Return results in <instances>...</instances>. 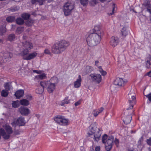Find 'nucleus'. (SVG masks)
Masks as SVG:
<instances>
[{
	"label": "nucleus",
	"instance_id": "nucleus-45",
	"mask_svg": "<svg viewBox=\"0 0 151 151\" xmlns=\"http://www.w3.org/2000/svg\"><path fill=\"white\" fill-rule=\"evenodd\" d=\"M66 104V100L65 99L63 100L60 102V103L59 104L61 106H65V104Z\"/></svg>",
	"mask_w": 151,
	"mask_h": 151
},
{
	"label": "nucleus",
	"instance_id": "nucleus-40",
	"mask_svg": "<svg viewBox=\"0 0 151 151\" xmlns=\"http://www.w3.org/2000/svg\"><path fill=\"white\" fill-rule=\"evenodd\" d=\"M112 7L113 8L112 12L110 13V14L111 15L114 14V12L116 11V6L114 3L112 4Z\"/></svg>",
	"mask_w": 151,
	"mask_h": 151
},
{
	"label": "nucleus",
	"instance_id": "nucleus-64",
	"mask_svg": "<svg viewBox=\"0 0 151 151\" xmlns=\"http://www.w3.org/2000/svg\"><path fill=\"white\" fill-rule=\"evenodd\" d=\"M19 46V47H20V46Z\"/></svg>",
	"mask_w": 151,
	"mask_h": 151
},
{
	"label": "nucleus",
	"instance_id": "nucleus-55",
	"mask_svg": "<svg viewBox=\"0 0 151 151\" xmlns=\"http://www.w3.org/2000/svg\"><path fill=\"white\" fill-rule=\"evenodd\" d=\"M114 142L115 143L116 145H117L119 143V140L118 139H115V140H114Z\"/></svg>",
	"mask_w": 151,
	"mask_h": 151
},
{
	"label": "nucleus",
	"instance_id": "nucleus-34",
	"mask_svg": "<svg viewBox=\"0 0 151 151\" xmlns=\"http://www.w3.org/2000/svg\"><path fill=\"white\" fill-rule=\"evenodd\" d=\"M24 30V28L23 27H20L17 28L16 32L18 34H20Z\"/></svg>",
	"mask_w": 151,
	"mask_h": 151
},
{
	"label": "nucleus",
	"instance_id": "nucleus-57",
	"mask_svg": "<svg viewBox=\"0 0 151 151\" xmlns=\"http://www.w3.org/2000/svg\"><path fill=\"white\" fill-rule=\"evenodd\" d=\"M147 75L149 77L151 76V70L147 73Z\"/></svg>",
	"mask_w": 151,
	"mask_h": 151
},
{
	"label": "nucleus",
	"instance_id": "nucleus-6",
	"mask_svg": "<svg viewBox=\"0 0 151 151\" xmlns=\"http://www.w3.org/2000/svg\"><path fill=\"white\" fill-rule=\"evenodd\" d=\"M102 139L103 143L105 144L106 150L109 151L112 148V143L114 140V137L112 136L108 137L106 134H105L102 137Z\"/></svg>",
	"mask_w": 151,
	"mask_h": 151
},
{
	"label": "nucleus",
	"instance_id": "nucleus-29",
	"mask_svg": "<svg viewBox=\"0 0 151 151\" xmlns=\"http://www.w3.org/2000/svg\"><path fill=\"white\" fill-rule=\"evenodd\" d=\"M17 23L18 24H22L24 23V21L23 19L21 18H18L16 20Z\"/></svg>",
	"mask_w": 151,
	"mask_h": 151
},
{
	"label": "nucleus",
	"instance_id": "nucleus-43",
	"mask_svg": "<svg viewBox=\"0 0 151 151\" xmlns=\"http://www.w3.org/2000/svg\"><path fill=\"white\" fill-rule=\"evenodd\" d=\"M26 98L27 100H31L32 99V97L30 94H28L26 95Z\"/></svg>",
	"mask_w": 151,
	"mask_h": 151
},
{
	"label": "nucleus",
	"instance_id": "nucleus-31",
	"mask_svg": "<svg viewBox=\"0 0 151 151\" xmlns=\"http://www.w3.org/2000/svg\"><path fill=\"white\" fill-rule=\"evenodd\" d=\"M12 105L13 107L14 108H17L19 106V102L18 101H13L12 103Z\"/></svg>",
	"mask_w": 151,
	"mask_h": 151
},
{
	"label": "nucleus",
	"instance_id": "nucleus-33",
	"mask_svg": "<svg viewBox=\"0 0 151 151\" xmlns=\"http://www.w3.org/2000/svg\"><path fill=\"white\" fill-rule=\"evenodd\" d=\"M121 32L122 36H126L127 34L126 28L125 27H123L122 29Z\"/></svg>",
	"mask_w": 151,
	"mask_h": 151
},
{
	"label": "nucleus",
	"instance_id": "nucleus-20",
	"mask_svg": "<svg viewBox=\"0 0 151 151\" xmlns=\"http://www.w3.org/2000/svg\"><path fill=\"white\" fill-rule=\"evenodd\" d=\"M47 81L50 82V83H52L56 86L58 82V80L57 77L54 76L51 78L49 80Z\"/></svg>",
	"mask_w": 151,
	"mask_h": 151
},
{
	"label": "nucleus",
	"instance_id": "nucleus-23",
	"mask_svg": "<svg viewBox=\"0 0 151 151\" xmlns=\"http://www.w3.org/2000/svg\"><path fill=\"white\" fill-rule=\"evenodd\" d=\"M146 65L148 68H151V56L149 55L146 60Z\"/></svg>",
	"mask_w": 151,
	"mask_h": 151
},
{
	"label": "nucleus",
	"instance_id": "nucleus-3",
	"mask_svg": "<svg viewBox=\"0 0 151 151\" xmlns=\"http://www.w3.org/2000/svg\"><path fill=\"white\" fill-rule=\"evenodd\" d=\"M87 133L89 135L94 134L93 139L96 141H98L99 140L101 134L100 129L96 127V123L91 124L88 128Z\"/></svg>",
	"mask_w": 151,
	"mask_h": 151
},
{
	"label": "nucleus",
	"instance_id": "nucleus-13",
	"mask_svg": "<svg viewBox=\"0 0 151 151\" xmlns=\"http://www.w3.org/2000/svg\"><path fill=\"white\" fill-rule=\"evenodd\" d=\"M119 38L117 37L113 36L110 40V45L113 47L116 46L119 43Z\"/></svg>",
	"mask_w": 151,
	"mask_h": 151
},
{
	"label": "nucleus",
	"instance_id": "nucleus-16",
	"mask_svg": "<svg viewBox=\"0 0 151 151\" xmlns=\"http://www.w3.org/2000/svg\"><path fill=\"white\" fill-rule=\"evenodd\" d=\"M114 84L119 86H121L123 85L124 81L122 78H117L114 81Z\"/></svg>",
	"mask_w": 151,
	"mask_h": 151
},
{
	"label": "nucleus",
	"instance_id": "nucleus-58",
	"mask_svg": "<svg viewBox=\"0 0 151 151\" xmlns=\"http://www.w3.org/2000/svg\"><path fill=\"white\" fill-rule=\"evenodd\" d=\"M91 1L94 4H96L97 3L96 0H92Z\"/></svg>",
	"mask_w": 151,
	"mask_h": 151
},
{
	"label": "nucleus",
	"instance_id": "nucleus-30",
	"mask_svg": "<svg viewBox=\"0 0 151 151\" xmlns=\"http://www.w3.org/2000/svg\"><path fill=\"white\" fill-rule=\"evenodd\" d=\"M21 17L24 19L26 20L29 18L30 15L28 13H24L22 14Z\"/></svg>",
	"mask_w": 151,
	"mask_h": 151
},
{
	"label": "nucleus",
	"instance_id": "nucleus-41",
	"mask_svg": "<svg viewBox=\"0 0 151 151\" xmlns=\"http://www.w3.org/2000/svg\"><path fill=\"white\" fill-rule=\"evenodd\" d=\"M33 21L32 20H28L26 22V24L28 26L31 25L33 23Z\"/></svg>",
	"mask_w": 151,
	"mask_h": 151
},
{
	"label": "nucleus",
	"instance_id": "nucleus-42",
	"mask_svg": "<svg viewBox=\"0 0 151 151\" xmlns=\"http://www.w3.org/2000/svg\"><path fill=\"white\" fill-rule=\"evenodd\" d=\"M131 100L132 101L131 102H130L131 103H129L130 106L129 108H127V110H129L130 109H132L134 105L135 104V103H133L132 99H131Z\"/></svg>",
	"mask_w": 151,
	"mask_h": 151
},
{
	"label": "nucleus",
	"instance_id": "nucleus-5",
	"mask_svg": "<svg viewBox=\"0 0 151 151\" xmlns=\"http://www.w3.org/2000/svg\"><path fill=\"white\" fill-rule=\"evenodd\" d=\"M66 42L65 40H62L58 43L54 45L52 48V52L55 54H58L65 49Z\"/></svg>",
	"mask_w": 151,
	"mask_h": 151
},
{
	"label": "nucleus",
	"instance_id": "nucleus-48",
	"mask_svg": "<svg viewBox=\"0 0 151 151\" xmlns=\"http://www.w3.org/2000/svg\"><path fill=\"white\" fill-rule=\"evenodd\" d=\"M45 0H38V3L40 5H42L45 2Z\"/></svg>",
	"mask_w": 151,
	"mask_h": 151
},
{
	"label": "nucleus",
	"instance_id": "nucleus-37",
	"mask_svg": "<svg viewBox=\"0 0 151 151\" xmlns=\"http://www.w3.org/2000/svg\"><path fill=\"white\" fill-rule=\"evenodd\" d=\"M19 9V7L18 6L13 7L9 9V11L14 12L18 11Z\"/></svg>",
	"mask_w": 151,
	"mask_h": 151
},
{
	"label": "nucleus",
	"instance_id": "nucleus-12",
	"mask_svg": "<svg viewBox=\"0 0 151 151\" xmlns=\"http://www.w3.org/2000/svg\"><path fill=\"white\" fill-rule=\"evenodd\" d=\"M74 7L73 2L67 3V15L70 14Z\"/></svg>",
	"mask_w": 151,
	"mask_h": 151
},
{
	"label": "nucleus",
	"instance_id": "nucleus-52",
	"mask_svg": "<svg viewBox=\"0 0 151 151\" xmlns=\"http://www.w3.org/2000/svg\"><path fill=\"white\" fill-rule=\"evenodd\" d=\"M100 146H97L95 147V150L96 151H100Z\"/></svg>",
	"mask_w": 151,
	"mask_h": 151
},
{
	"label": "nucleus",
	"instance_id": "nucleus-56",
	"mask_svg": "<svg viewBox=\"0 0 151 151\" xmlns=\"http://www.w3.org/2000/svg\"><path fill=\"white\" fill-rule=\"evenodd\" d=\"M81 103V102L80 101H78L77 102H76L75 104V106H77L78 105H79Z\"/></svg>",
	"mask_w": 151,
	"mask_h": 151
},
{
	"label": "nucleus",
	"instance_id": "nucleus-61",
	"mask_svg": "<svg viewBox=\"0 0 151 151\" xmlns=\"http://www.w3.org/2000/svg\"><path fill=\"white\" fill-rule=\"evenodd\" d=\"M66 121H67V124L68 123H69V120H68L67 119V120H66Z\"/></svg>",
	"mask_w": 151,
	"mask_h": 151
},
{
	"label": "nucleus",
	"instance_id": "nucleus-28",
	"mask_svg": "<svg viewBox=\"0 0 151 151\" xmlns=\"http://www.w3.org/2000/svg\"><path fill=\"white\" fill-rule=\"evenodd\" d=\"M4 86L6 89L7 91L9 90L12 88V86L9 83H4Z\"/></svg>",
	"mask_w": 151,
	"mask_h": 151
},
{
	"label": "nucleus",
	"instance_id": "nucleus-26",
	"mask_svg": "<svg viewBox=\"0 0 151 151\" xmlns=\"http://www.w3.org/2000/svg\"><path fill=\"white\" fill-rule=\"evenodd\" d=\"M41 88H40V87H38L36 91L37 93L39 94H42L44 91V88H43L42 87Z\"/></svg>",
	"mask_w": 151,
	"mask_h": 151
},
{
	"label": "nucleus",
	"instance_id": "nucleus-2",
	"mask_svg": "<svg viewBox=\"0 0 151 151\" xmlns=\"http://www.w3.org/2000/svg\"><path fill=\"white\" fill-rule=\"evenodd\" d=\"M21 44L23 50L20 52L19 55L23 57V59L30 60L34 58L37 56V54L36 52L30 53L27 55L29 52L30 50L33 48V45L31 42L27 41L23 42H22Z\"/></svg>",
	"mask_w": 151,
	"mask_h": 151
},
{
	"label": "nucleus",
	"instance_id": "nucleus-36",
	"mask_svg": "<svg viewBox=\"0 0 151 151\" xmlns=\"http://www.w3.org/2000/svg\"><path fill=\"white\" fill-rule=\"evenodd\" d=\"M8 39L10 41H12L14 40L15 38L14 35L11 34L8 36Z\"/></svg>",
	"mask_w": 151,
	"mask_h": 151
},
{
	"label": "nucleus",
	"instance_id": "nucleus-25",
	"mask_svg": "<svg viewBox=\"0 0 151 151\" xmlns=\"http://www.w3.org/2000/svg\"><path fill=\"white\" fill-rule=\"evenodd\" d=\"M6 32L5 27L4 26H2L0 27V35H4Z\"/></svg>",
	"mask_w": 151,
	"mask_h": 151
},
{
	"label": "nucleus",
	"instance_id": "nucleus-38",
	"mask_svg": "<svg viewBox=\"0 0 151 151\" xmlns=\"http://www.w3.org/2000/svg\"><path fill=\"white\" fill-rule=\"evenodd\" d=\"M86 73H88L92 71V68L89 66H87L86 68Z\"/></svg>",
	"mask_w": 151,
	"mask_h": 151
},
{
	"label": "nucleus",
	"instance_id": "nucleus-46",
	"mask_svg": "<svg viewBox=\"0 0 151 151\" xmlns=\"http://www.w3.org/2000/svg\"><path fill=\"white\" fill-rule=\"evenodd\" d=\"M44 53L46 54L50 55L51 54L50 50L48 48H46L45 49L44 51Z\"/></svg>",
	"mask_w": 151,
	"mask_h": 151
},
{
	"label": "nucleus",
	"instance_id": "nucleus-4",
	"mask_svg": "<svg viewBox=\"0 0 151 151\" xmlns=\"http://www.w3.org/2000/svg\"><path fill=\"white\" fill-rule=\"evenodd\" d=\"M3 127L4 129H0V134L4 139H8L13 132L12 129L10 126L7 124L4 125Z\"/></svg>",
	"mask_w": 151,
	"mask_h": 151
},
{
	"label": "nucleus",
	"instance_id": "nucleus-63",
	"mask_svg": "<svg viewBox=\"0 0 151 151\" xmlns=\"http://www.w3.org/2000/svg\"><path fill=\"white\" fill-rule=\"evenodd\" d=\"M2 40H1L0 39V42H2Z\"/></svg>",
	"mask_w": 151,
	"mask_h": 151
},
{
	"label": "nucleus",
	"instance_id": "nucleus-62",
	"mask_svg": "<svg viewBox=\"0 0 151 151\" xmlns=\"http://www.w3.org/2000/svg\"><path fill=\"white\" fill-rule=\"evenodd\" d=\"M101 1H105L106 0H99Z\"/></svg>",
	"mask_w": 151,
	"mask_h": 151
},
{
	"label": "nucleus",
	"instance_id": "nucleus-53",
	"mask_svg": "<svg viewBox=\"0 0 151 151\" xmlns=\"http://www.w3.org/2000/svg\"><path fill=\"white\" fill-rule=\"evenodd\" d=\"M37 2L38 3V0H32V3L33 4L36 3Z\"/></svg>",
	"mask_w": 151,
	"mask_h": 151
},
{
	"label": "nucleus",
	"instance_id": "nucleus-47",
	"mask_svg": "<svg viewBox=\"0 0 151 151\" xmlns=\"http://www.w3.org/2000/svg\"><path fill=\"white\" fill-rule=\"evenodd\" d=\"M42 70H33V72L34 73H36L38 74H41L42 73Z\"/></svg>",
	"mask_w": 151,
	"mask_h": 151
},
{
	"label": "nucleus",
	"instance_id": "nucleus-19",
	"mask_svg": "<svg viewBox=\"0 0 151 151\" xmlns=\"http://www.w3.org/2000/svg\"><path fill=\"white\" fill-rule=\"evenodd\" d=\"M24 95V91L23 90H19L15 93V95L17 99L22 97Z\"/></svg>",
	"mask_w": 151,
	"mask_h": 151
},
{
	"label": "nucleus",
	"instance_id": "nucleus-21",
	"mask_svg": "<svg viewBox=\"0 0 151 151\" xmlns=\"http://www.w3.org/2000/svg\"><path fill=\"white\" fill-rule=\"evenodd\" d=\"M104 110V108L101 107L99 109H95L94 110L93 113L94 116L96 117L101 112Z\"/></svg>",
	"mask_w": 151,
	"mask_h": 151
},
{
	"label": "nucleus",
	"instance_id": "nucleus-60",
	"mask_svg": "<svg viewBox=\"0 0 151 151\" xmlns=\"http://www.w3.org/2000/svg\"><path fill=\"white\" fill-rule=\"evenodd\" d=\"M52 0H47L48 2H50L51 1H52Z\"/></svg>",
	"mask_w": 151,
	"mask_h": 151
},
{
	"label": "nucleus",
	"instance_id": "nucleus-18",
	"mask_svg": "<svg viewBox=\"0 0 151 151\" xmlns=\"http://www.w3.org/2000/svg\"><path fill=\"white\" fill-rule=\"evenodd\" d=\"M131 120L132 116L130 115L125 116L123 118V121L124 123L126 124H129Z\"/></svg>",
	"mask_w": 151,
	"mask_h": 151
},
{
	"label": "nucleus",
	"instance_id": "nucleus-39",
	"mask_svg": "<svg viewBox=\"0 0 151 151\" xmlns=\"http://www.w3.org/2000/svg\"><path fill=\"white\" fill-rule=\"evenodd\" d=\"M81 4L83 6H85L88 4V0H80Z\"/></svg>",
	"mask_w": 151,
	"mask_h": 151
},
{
	"label": "nucleus",
	"instance_id": "nucleus-8",
	"mask_svg": "<svg viewBox=\"0 0 151 151\" xmlns=\"http://www.w3.org/2000/svg\"><path fill=\"white\" fill-rule=\"evenodd\" d=\"M54 120L60 125L65 126L66 125V118L65 116L61 115H57L54 117Z\"/></svg>",
	"mask_w": 151,
	"mask_h": 151
},
{
	"label": "nucleus",
	"instance_id": "nucleus-11",
	"mask_svg": "<svg viewBox=\"0 0 151 151\" xmlns=\"http://www.w3.org/2000/svg\"><path fill=\"white\" fill-rule=\"evenodd\" d=\"M3 55V53H1L0 54V60L3 59L4 62L7 61L12 56V54L10 52L5 53L4 55V58H1V57Z\"/></svg>",
	"mask_w": 151,
	"mask_h": 151
},
{
	"label": "nucleus",
	"instance_id": "nucleus-49",
	"mask_svg": "<svg viewBox=\"0 0 151 151\" xmlns=\"http://www.w3.org/2000/svg\"><path fill=\"white\" fill-rule=\"evenodd\" d=\"M148 99V100L150 101H151V93H150L149 94L147 95H145Z\"/></svg>",
	"mask_w": 151,
	"mask_h": 151
},
{
	"label": "nucleus",
	"instance_id": "nucleus-27",
	"mask_svg": "<svg viewBox=\"0 0 151 151\" xmlns=\"http://www.w3.org/2000/svg\"><path fill=\"white\" fill-rule=\"evenodd\" d=\"M6 20L9 22H12L15 20V17L14 16H9L6 18Z\"/></svg>",
	"mask_w": 151,
	"mask_h": 151
},
{
	"label": "nucleus",
	"instance_id": "nucleus-54",
	"mask_svg": "<svg viewBox=\"0 0 151 151\" xmlns=\"http://www.w3.org/2000/svg\"><path fill=\"white\" fill-rule=\"evenodd\" d=\"M65 7H66V6H65V4L64 5V6H63V12L64 13V14L65 15H66V9H65Z\"/></svg>",
	"mask_w": 151,
	"mask_h": 151
},
{
	"label": "nucleus",
	"instance_id": "nucleus-17",
	"mask_svg": "<svg viewBox=\"0 0 151 151\" xmlns=\"http://www.w3.org/2000/svg\"><path fill=\"white\" fill-rule=\"evenodd\" d=\"M81 77L80 75L78 76V78L76 81L74 82V86L76 88H79L81 86Z\"/></svg>",
	"mask_w": 151,
	"mask_h": 151
},
{
	"label": "nucleus",
	"instance_id": "nucleus-44",
	"mask_svg": "<svg viewBox=\"0 0 151 151\" xmlns=\"http://www.w3.org/2000/svg\"><path fill=\"white\" fill-rule=\"evenodd\" d=\"M150 1L148 0H145L144 1L143 4L145 6H147V7L150 4Z\"/></svg>",
	"mask_w": 151,
	"mask_h": 151
},
{
	"label": "nucleus",
	"instance_id": "nucleus-7",
	"mask_svg": "<svg viewBox=\"0 0 151 151\" xmlns=\"http://www.w3.org/2000/svg\"><path fill=\"white\" fill-rule=\"evenodd\" d=\"M40 86L45 88L49 93H52L55 90L56 86L52 83H50L49 81H40Z\"/></svg>",
	"mask_w": 151,
	"mask_h": 151
},
{
	"label": "nucleus",
	"instance_id": "nucleus-22",
	"mask_svg": "<svg viewBox=\"0 0 151 151\" xmlns=\"http://www.w3.org/2000/svg\"><path fill=\"white\" fill-rule=\"evenodd\" d=\"M35 77L37 78L40 80L46 79L47 78V74L45 73H42L41 74H40L39 75L36 76Z\"/></svg>",
	"mask_w": 151,
	"mask_h": 151
},
{
	"label": "nucleus",
	"instance_id": "nucleus-1",
	"mask_svg": "<svg viewBox=\"0 0 151 151\" xmlns=\"http://www.w3.org/2000/svg\"><path fill=\"white\" fill-rule=\"evenodd\" d=\"M103 34V31L101 28L98 26H95L94 32L90 34L87 38V44L90 47L96 45L100 42Z\"/></svg>",
	"mask_w": 151,
	"mask_h": 151
},
{
	"label": "nucleus",
	"instance_id": "nucleus-51",
	"mask_svg": "<svg viewBox=\"0 0 151 151\" xmlns=\"http://www.w3.org/2000/svg\"><path fill=\"white\" fill-rule=\"evenodd\" d=\"M147 142L148 145L151 146V137L147 139Z\"/></svg>",
	"mask_w": 151,
	"mask_h": 151
},
{
	"label": "nucleus",
	"instance_id": "nucleus-24",
	"mask_svg": "<svg viewBox=\"0 0 151 151\" xmlns=\"http://www.w3.org/2000/svg\"><path fill=\"white\" fill-rule=\"evenodd\" d=\"M19 102L21 105L24 106H28L29 104V101L26 99H23L20 100Z\"/></svg>",
	"mask_w": 151,
	"mask_h": 151
},
{
	"label": "nucleus",
	"instance_id": "nucleus-50",
	"mask_svg": "<svg viewBox=\"0 0 151 151\" xmlns=\"http://www.w3.org/2000/svg\"><path fill=\"white\" fill-rule=\"evenodd\" d=\"M147 10L150 13H151V4L147 6Z\"/></svg>",
	"mask_w": 151,
	"mask_h": 151
},
{
	"label": "nucleus",
	"instance_id": "nucleus-9",
	"mask_svg": "<svg viewBox=\"0 0 151 151\" xmlns=\"http://www.w3.org/2000/svg\"><path fill=\"white\" fill-rule=\"evenodd\" d=\"M25 124V121L24 118L21 117L16 119H14L11 124L13 127H15L17 125L19 126L24 125Z\"/></svg>",
	"mask_w": 151,
	"mask_h": 151
},
{
	"label": "nucleus",
	"instance_id": "nucleus-32",
	"mask_svg": "<svg viewBox=\"0 0 151 151\" xmlns=\"http://www.w3.org/2000/svg\"><path fill=\"white\" fill-rule=\"evenodd\" d=\"M98 68L99 71L102 75L105 76L106 75V72L103 70L101 66H99Z\"/></svg>",
	"mask_w": 151,
	"mask_h": 151
},
{
	"label": "nucleus",
	"instance_id": "nucleus-10",
	"mask_svg": "<svg viewBox=\"0 0 151 151\" xmlns=\"http://www.w3.org/2000/svg\"><path fill=\"white\" fill-rule=\"evenodd\" d=\"M91 80L95 82L99 83L101 80L102 77L100 74L96 73H91L90 75Z\"/></svg>",
	"mask_w": 151,
	"mask_h": 151
},
{
	"label": "nucleus",
	"instance_id": "nucleus-35",
	"mask_svg": "<svg viewBox=\"0 0 151 151\" xmlns=\"http://www.w3.org/2000/svg\"><path fill=\"white\" fill-rule=\"evenodd\" d=\"M8 94V91L6 90H4L2 91L1 92V95L4 97H6L7 96Z\"/></svg>",
	"mask_w": 151,
	"mask_h": 151
},
{
	"label": "nucleus",
	"instance_id": "nucleus-59",
	"mask_svg": "<svg viewBox=\"0 0 151 151\" xmlns=\"http://www.w3.org/2000/svg\"><path fill=\"white\" fill-rule=\"evenodd\" d=\"M99 63V61L98 60H96L95 62V65L96 66H98V64Z\"/></svg>",
	"mask_w": 151,
	"mask_h": 151
},
{
	"label": "nucleus",
	"instance_id": "nucleus-15",
	"mask_svg": "<svg viewBox=\"0 0 151 151\" xmlns=\"http://www.w3.org/2000/svg\"><path fill=\"white\" fill-rule=\"evenodd\" d=\"M128 100L129 103H131L132 100V99L133 103H136V99L134 94L132 93V92H130V93L128 94Z\"/></svg>",
	"mask_w": 151,
	"mask_h": 151
},
{
	"label": "nucleus",
	"instance_id": "nucleus-14",
	"mask_svg": "<svg viewBox=\"0 0 151 151\" xmlns=\"http://www.w3.org/2000/svg\"><path fill=\"white\" fill-rule=\"evenodd\" d=\"M19 111L21 114L24 115H27L30 112L29 110L27 108L21 107L19 109Z\"/></svg>",
	"mask_w": 151,
	"mask_h": 151
}]
</instances>
